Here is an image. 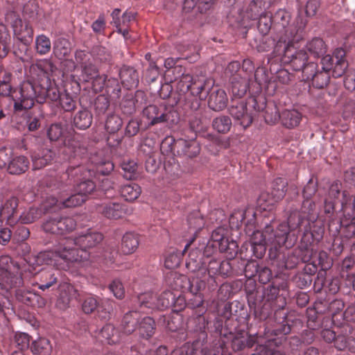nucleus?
Listing matches in <instances>:
<instances>
[{
	"label": "nucleus",
	"mask_w": 355,
	"mask_h": 355,
	"mask_svg": "<svg viewBox=\"0 0 355 355\" xmlns=\"http://www.w3.org/2000/svg\"><path fill=\"white\" fill-rule=\"evenodd\" d=\"M120 14V9L116 8L112 11L111 24H113L116 26L117 32L122 34L126 39L129 33L128 26L131 22L135 21L136 12L127 10L121 17Z\"/></svg>",
	"instance_id": "11"
},
{
	"label": "nucleus",
	"mask_w": 355,
	"mask_h": 355,
	"mask_svg": "<svg viewBox=\"0 0 355 355\" xmlns=\"http://www.w3.org/2000/svg\"><path fill=\"white\" fill-rule=\"evenodd\" d=\"M33 67L37 68L38 71L40 73L37 83H38L41 78H48L50 82L55 83L54 81H52L50 78L51 74L55 69V66L51 60L48 59L39 60Z\"/></svg>",
	"instance_id": "36"
},
{
	"label": "nucleus",
	"mask_w": 355,
	"mask_h": 355,
	"mask_svg": "<svg viewBox=\"0 0 355 355\" xmlns=\"http://www.w3.org/2000/svg\"><path fill=\"white\" fill-rule=\"evenodd\" d=\"M51 42L50 39L44 34L37 35L35 37V51L41 55H46L51 51Z\"/></svg>",
	"instance_id": "45"
},
{
	"label": "nucleus",
	"mask_w": 355,
	"mask_h": 355,
	"mask_svg": "<svg viewBox=\"0 0 355 355\" xmlns=\"http://www.w3.org/2000/svg\"><path fill=\"white\" fill-rule=\"evenodd\" d=\"M98 339L101 342H106L108 344H115L120 341L121 336L116 331L112 324L105 325L98 333Z\"/></svg>",
	"instance_id": "26"
},
{
	"label": "nucleus",
	"mask_w": 355,
	"mask_h": 355,
	"mask_svg": "<svg viewBox=\"0 0 355 355\" xmlns=\"http://www.w3.org/2000/svg\"><path fill=\"white\" fill-rule=\"evenodd\" d=\"M232 121L227 116H220L213 120L212 126L214 130L220 133L228 132L232 127Z\"/></svg>",
	"instance_id": "46"
},
{
	"label": "nucleus",
	"mask_w": 355,
	"mask_h": 355,
	"mask_svg": "<svg viewBox=\"0 0 355 355\" xmlns=\"http://www.w3.org/2000/svg\"><path fill=\"white\" fill-rule=\"evenodd\" d=\"M300 37H297V32L291 31V37L288 38V41L282 38L277 42L274 53L275 56L281 58L282 62L290 63L295 71H300L305 65L308 60L306 53L303 50L296 51L295 44L300 40Z\"/></svg>",
	"instance_id": "4"
},
{
	"label": "nucleus",
	"mask_w": 355,
	"mask_h": 355,
	"mask_svg": "<svg viewBox=\"0 0 355 355\" xmlns=\"http://www.w3.org/2000/svg\"><path fill=\"white\" fill-rule=\"evenodd\" d=\"M272 0H253L247 10V17L250 19H255L261 12L268 8Z\"/></svg>",
	"instance_id": "30"
},
{
	"label": "nucleus",
	"mask_w": 355,
	"mask_h": 355,
	"mask_svg": "<svg viewBox=\"0 0 355 355\" xmlns=\"http://www.w3.org/2000/svg\"><path fill=\"white\" fill-rule=\"evenodd\" d=\"M11 37L3 24H0V58L7 55L10 48Z\"/></svg>",
	"instance_id": "40"
},
{
	"label": "nucleus",
	"mask_w": 355,
	"mask_h": 355,
	"mask_svg": "<svg viewBox=\"0 0 355 355\" xmlns=\"http://www.w3.org/2000/svg\"><path fill=\"white\" fill-rule=\"evenodd\" d=\"M8 257H1L0 264H6V266H0V286L4 289H9L20 284V279L11 272L12 263Z\"/></svg>",
	"instance_id": "12"
},
{
	"label": "nucleus",
	"mask_w": 355,
	"mask_h": 355,
	"mask_svg": "<svg viewBox=\"0 0 355 355\" xmlns=\"http://www.w3.org/2000/svg\"><path fill=\"white\" fill-rule=\"evenodd\" d=\"M95 189V184L90 180L87 179L82 180L78 183L76 188L75 192H77L79 195L86 197L87 195L91 193Z\"/></svg>",
	"instance_id": "54"
},
{
	"label": "nucleus",
	"mask_w": 355,
	"mask_h": 355,
	"mask_svg": "<svg viewBox=\"0 0 355 355\" xmlns=\"http://www.w3.org/2000/svg\"><path fill=\"white\" fill-rule=\"evenodd\" d=\"M178 281L184 282L187 286L183 287L189 290V294L191 297L189 298V304L193 308L200 306L203 303V296L201 291L205 288L204 280L192 278L191 280L187 279L184 276L180 277Z\"/></svg>",
	"instance_id": "8"
},
{
	"label": "nucleus",
	"mask_w": 355,
	"mask_h": 355,
	"mask_svg": "<svg viewBox=\"0 0 355 355\" xmlns=\"http://www.w3.org/2000/svg\"><path fill=\"white\" fill-rule=\"evenodd\" d=\"M329 79L330 73L322 70L317 71L311 80L315 87L323 88L327 85Z\"/></svg>",
	"instance_id": "55"
},
{
	"label": "nucleus",
	"mask_w": 355,
	"mask_h": 355,
	"mask_svg": "<svg viewBox=\"0 0 355 355\" xmlns=\"http://www.w3.org/2000/svg\"><path fill=\"white\" fill-rule=\"evenodd\" d=\"M169 112L161 110L156 105H150L143 110V116L148 121L149 125H155L168 121Z\"/></svg>",
	"instance_id": "14"
},
{
	"label": "nucleus",
	"mask_w": 355,
	"mask_h": 355,
	"mask_svg": "<svg viewBox=\"0 0 355 355\" xmlns=\"http://www.w3.org/2000/svg\"><path fill=\"white\" fill-rule=\"evenodd\" d=\"M290 19V14L285 10H280L275 13L273 17L275 23L284 29V35L280 37L279 40L284 38L288 41V38L291 37V31L292 30L294 33L297 32V37H300L298 35L299 33L306 26V21L301 17H298L296 19V26L289 25Z\"/></svg>",
	"instance_id": "7"
},
{
	"label": "nucleus",
	"mask_w": 355,
	"mask_h": 355,
	"mask_svg": "<svg viewBox=\"0 0 355 355\" xmlns=\"http://www.w3.org/2000/svg\"><path fill=\"white\" fill-rule=\"evenodd\" d=\"M175 294L170 291L163 292L159 296L157 295L156 303L152 302L149 305L156 307V309H164L175 305Z\"/></svg>",
	"instance_id": "29"
},
{
	"label": "nucleus",
	"mask_w": 355,
	"mask_h": 355,
	"mask_svg": "<svg viewBox=\"0 0 355 355\" xmlns=\"http://www.w3.org/2000/svg\"><path fill=\"white\" fill-rule=\"evenodd\" d=\"M141 192L140 187L135 183H129L120 189L121 196L127 201H133L138 198Z\"/></svg>",
	"instance_id": "38"
},
{
	"label": "nucleus",
	"mask_w": 355,
	"mask_h": 355,
	"mask_svg": "<svg viewBox=\"0 0 355 355\" xmlns=\"http://www.w3.org/2000/svg\"><path fill=\"white\" fill-rule=\"evenodd\" d=\"M255 211L252 208H247L245 210H235L230 218V223L233 226L239 227L248 217L247 224H252L254 222Z\"/></svg>",
	"instance_id": "22"
},
{
	"label": "nucleus",
	"mask_w": 355,
	"mask_h": 355,
	"mask_svg": "<svg viewBox=\"0 0 355 355\" xmlns=\"http://www.w3.org/2000/svg\"><path fill=\"white\" fill-rule=\"evenodd\" d=\"M121 168L124 171V176L127 179H132L134 178L137 171V164L134 161H124L121 164Z\"/></svg>",
	"instance_id": "64"
},
{
	"label": "nucleus",
	"mask_w": 355,
	"mask_h": 355,
	"mask_svg": "<svg viewBox=\"0 0 355 355\" xmlns=\"http://www.w3.org/2000/svg\"><path fill=\"white\" fill-rule=\"evenodd\" d=\"M60 97V92L55 83L48 78H41L35 85L31 82H23L18 89L13 90L12 100L15 112L31 108L36 101L43 103L46 99L56 101Z\"/></svg>",
	"instance_id": "2"
},
{
	"label": "nucleus",
	"mask_w": 355,
	"mask_h": 355,
	"mask_svg": "<svg viewBox=\"0 0 355 355\" xmlns=\"http://www.w3.org/2000/svg\"><path fill=\"white\" fill-rule=\"evenodd\" d=\"M155 323L150 317L141 318L139 321L137 331L139 336L144 339H148L155 334Z\"/></svg>",
	"instance_id": "27"
},
{
	"label": "nucleus",
	"mask_w": 355,
	"mask_h": 355,
	"mask_svg": "<svg viewBox=\"0 0 355 355\" xmlns=\"http://www.w3.org/2000/svg\"><path fill=\"white\" fill-rule=\"evenodd\" d=\"M301 119V114L295 110H284L281 114L282 123L288 128H293L298 125Z\"/></svg>",
	"instance_id": "34"
},
{
	"label": "nucleus",
	"mask_w": 355,
	"mask_h": 355,
	"mask_svg": "<svg viewBox=\"0 0 355 355\" xmlns=\"http://www.w3.org/2000/svg\"><path fill=\"white\" fill-rule=\"evenodd\" d=\"M86 200V198L79 195L77 192L75 193L60 195V205L62 208L74 207L81 205Z\"/></svg>",
	"instance_id": "33"
},
{
	"label": "nucleus",
	"mask_w": 355,
	"mask_h": 355,
	"mask_svg": "<svg viewBox=\"0 0 355 355\" xmlns=\"http://www.w3.org/2000/svg\"><path fill=\"white\" fill-rule=\"evenodd\" d=\"M29 162L24 156H17L12 158L8 166V172L11 174H21L28 168Z\"/></svg>",
	"instance_id": "35"
},
{
	"label": "nucleus",
	"mask_w": 355,
	"mask_h": 355,
	"mask_svg": "<svg viewBox=\"0 0 355 355\" xmlns=\"http://www.w3.org/2000/svg\"><path fill=\"white\" fill-rule=\"evenodd\" d=\"M345 56V51L342 48L336 49L334 51L333 55L322 56L321 59L322 70L329 73L331 72V75L334 78L342 76L348 67Z\"/></svg>",
	"instance_id": "6"
},
{
	"label": "nucleus",
	"mask_w": 355,
	"mask_h": 355,
	"mask_svg": "<svg viewBox=\"0 0 355 355\" xmlns=\"http://www.w3.org/2000/svg\"><path fill=\"white\" fill-rule=\"evenodd\" d=\"M122 84L128 89L135 87L139 83V76L132 67H123L119 72Z\"/></svg>",
	"instance_id": "25"
},
{
	"label": "nucleus",
	"mask_w": 355,
	"mask_h": 355,
	"mask_svg": "<svg viewBox=\"0 0 355 355\" xmlns=\"http://www.w3.org/2000/svg\"><path fill=\"white\" fill-rule=\"evenodd\" d=\"M78 291L70 284L64 283L60 286V295L58 300V306L64 309L69 304L72 300L78 297Z\"/></svg>",
	"instance_id": "18"
},
{
	"label": "nucleus",
	"mask_w": 355,
	"mask_h": 355,
	"mask_svg": "<svg viewBox=\"0 0 355 355\" xmlns=\"http://www.w3.org/2000/svg\"><path fill=\"white\" fill-rule=\"evenodd\" d=\"M139 244L138 234L133 232H127L122 238L121 251L125 254H132L137 249Z\"/></svg>",
	"instance_id": "28"
},
{
	"label": "nucleus",
	"mask_w": 355,
	"mask_h": 355,
	"mask_svg": "<svg viewBox=\"0 0 355 355\" xmlns=\"http://www.w3.org/2000/svg\"><path fill=\"white\" fill-rule=\"evenodd\" d=\"M175 146L177 148L178 155L188 157H196L200 152V148L194 141L180 139L176 141Z\"/></svg>",
	"instance_id": "20"
},
{
	"label": "nucleus",
	"mask_w": 355,
	"mask_h": 355,
	"mask_svg": "<svg viewBox=\"0 0 355 355\" xmlns=\"http://www.w3.org/2000/svg\"><path fill=\"white\" fill-rule=\"evenodd\" d=\"M193 81V77L191 75L182 74L180 80L177 83V88L182 93H187L189 91L191 87V82Z\"/></svg>",
	"instance_id": "62"
},
{
	"label": "nucleus",
	"mask_w": 355,
	"mask_h": 355,
	"mask_svg": "<svg viewBox=\"0 0 355 355\" xmlns=\"http://www.w3.org/2000/svg\"><path fill=\"white\" fill-rule=\"evenodd\" d=\"M306 49L314 58H318L326 53L327 48L322 39L315 38L307 44Z\"/></svg>",
	"instance_id": "42"
},
{
	"label": "nucleus",
	"mask_w": 355,
	"mask_h": 355,
	"mask_svg": "<svg viewBox=\"0 0 355 355\" xmlns=\"http://www.w3.org/2000/svg\"><path fill=\"white\" fill-rule=\"evenodd\" d=\"M250 84V78L248 76L241 77L239 74L235 75L232 80V92L234 98H241L245 94Z\"/></svg>",
	"instance_id": "23"
},
{
	"label": "nucleus",
	"mask_w": 355,
	"mask_h": 355,
	"mask_svg": "<svg viewBox=\"0 0 355 355\" xmlns=\"http://www.w3.org/2000/svg\"><path fill=\"white\" fill-rule=\"evenodd\" d=\"M92 123V115L87 110L78 111L73 117V123L79 129H87Z\"/></svg>",
	"instance_id": "37"
},
{
	"label": "nucleus",
	"mask_w": 355,
	"mask_h": 355,
	"mask_svg": "<svg viewBox=\"0 0 355 355\" xmlns=\"http://www.w3.org/2000/svg\"><path fill=\"white\" fill-rule=\"evenodd\" d=\"M157 295L153 293H145L139 295L137 297V303L139 304L141 309L148 308L156 309V307L150 306L149 304L152 302L156 303Z\"/></svg>",
	"instance_id": "53"
},
{
	"label": "nucleus",
	"mask_w": 355,
	"mask_h": 355,
	"mask_svg": "<svg viewBox=\"0 0 355 355\" xmlns=\"http://www.w3.org/2000/svg\"><path fill=\"white\" fill-rule=\"evenodd\" d=\"M227 96L225 90L218 89L213 91L209 97V107L215 110L220 111L226 107Z\"/></svg>",
	"instance_id": "24"
},
{
	"label": "nucleus",
	"mask_w": 355,
	"mask_h": 355,
	"mask_svg": "<svg viewBox=\"0 0 355 355\" xmlns=\"http://www.w3.org/2000/svg\"><path fill=\"white\" fill-rule=\"evenodd\" d=\"M102 240L101 234L87 230L73 239L60 240L52 250L40 252L34 257L32 263L53 265L62 269L73 264L80 265L89 261L90 254L87 248L96 246Z\"/></svg>",
	"instance_id": "1"
},
{
	"label": "nucleus",
	"mask_w": 355,
	"mask_h": 355,
	"mask_svg": "<svg viewBox=\"0 0 355 355\" xmlns=\"http://www.w3.org/2000/svg\"><path fill=\"white\" fill-rule=\"evenodd\" d=\"M287 181L282 178H278L274 180L272 185V193L275 198L278 200L282 199L286 192Z\"/></svg>",
	"instance_id": "49"
},
{
	"label": "nucleus",
	"mask_w": 355,
	"mask_h": 355,
	"mask_svg": "<svg viewBox=\"0 0 355 355\" xmlns=\"http://www.w3.org/2000/svg\"><path fill=\"white\" fill-rule=\"evenodd\" d=\"M122 126L121 119L115 114L110 115L105 122V128L107 130L113 133L118 131Z\"/></svg>",
	"instance_id": "56"
},
{
	"label": "nucleus",
	"mask_w": 355,
	"mask_h": 355,
	"mask_svg": "<svg viewBox=\"0 0 355 355\" xmlns=\"http://www.w3.org/2000/svg\"><path fill=\"white\" fill-rule=\"evenodd\" d=\"M33 167L34 169H40L51 162L54 153L48 148L38 149L31 155Z\"/></svg>",
	"instance_id": "19"
},
{
	"label": "nucleus",
	"mask_w": 355,
	"mask_h": 355,
	"mask_svg": "<svg viewBox=\"0 0 355 355\" xmlns=\"http://www.w3.org/2000/svg\"><path fill=\"white\" fill-rule=\"evenodd\" d=\"M8 19L10 20V23L17 38L25 44H29L33 36V30L31 26L28 23L23 22L18 16L13 13L8 16Z\"/></svg>",
	"instance_id": "10"
},
{
	"label": "nucleus",
	"mask_w": 355,
	"mask_h": 355,
	"mask_svg": "<svg viewBox=\"0 0 355 355\" xmlns=\"http://www.w3.org/2000/svg\"><path fill=\"white\" fill-rule=\"evenodd\" d=\"M98 317L103 320H107L110 318V312L112 309L111 302L109 300H102L98 303L97 307Z\"/></svg>",
	"instance_id": "61"
},
{
	"label": "nucleus",
	"mask_w": 355,
	"mask_h": 355,
	"mask_svg": "<svg viewBox=\"0 0 355 355\" xmlns=\"http://www.w3.org/2000/svg\"><path fill=\"white\" fill-rule=\"evenodd\" d=\"M279 200L275 198V196L272 193L262 192L257 199V205L261 209L270 211Z\"/></svg>",
	"instance_id": "44"
},
{
	"label": "nucleus",
	"mask_w": 355,
	"mask_h": 355,
	"mask_svg": "<svg viewBox=\"0 0 355 355\" xmlns=\"http://www.w3.org/2000/svg\"><path fill=\"white\" fill-rule=\"evenodd\" d=\"M31 350L35 355H51L53 345L49 339L40 338L32 343Z\"/></svg>",
	"instance_id": "31"
},
{
	"label": "nucleus",
	"mask_w": 355,
	"mask_h": 355,
	"mask_svg": "<svg viewBox=\"0 0 355 355\" xmlns=\"http://www.w3.org/2000/svg\"><path fill=\"white\" fill-rule=\"evenodd\" d=\"M254 338L242 332L236 334L232 340V346L234 350H241L245 347H251L254 344Z\"/></svg>",
	"instance_id": "32"
},
{
	"label": "nucleus",
	"mask_w": 355,
	"mask_h": 355,
	"mask_svg": "<svg viewBox=\"0 0 355 355\" xmlns=\"http://www.w3.org/2000/svg\"><path fill=\"white\" fill-rule=\"evenodd\" d=\"M180 263V256L178 252L173 251L165 258L164 266L169 269L177 268Z\"/></svg>",
	"instance_id": "63"
},
{
	"label": "nucleus",
	"mask_w": 355,
	"mask_h": 355,
	"mask_svg": "<svg viewBox=\"0 0 355 355\" xmlns=\"http://www.w3.org/2000/svg\"><path fill=\"white\" fill-rule=\"evenodd\" d=\"M98 303L95 297L92 295L87 296L82 303L83 311L86 314L93 313L97 309Z\"/></svg>",
	"instance_id": "59"
},
{
	"label": "nucleus",
	"mask_w": 355,
	"mask_h": 355,
	"mask_svg": "<svg viewBox=\"0 0 355 355\" xmlns=\"http://www.w3.org/2000/svg\"><path fill=\"white\" fill-rule=\"evenodd\" d=\"M17 296L19 300L28 305L35 306L36 302L39 303L40 297L29 291L19 290Z\"/></svg>",
	"instance_id": "51"
},
{
	"label": "nucleus",
	"mask_w": 355,
	"mask_h": 355,
	"mask_svg": "<svg viewBox=\"0 0 355 355\" xmlns=\"http://www.w3.org/2000/svg\"><path fill=\"white\" fill-rule=\"evenodd\" d=\"M91 171L84 169L83 167L78 166L73 168H70L67 171V173H64L59 179L58 178H55L54 180H50L49 182H47V186L49 187H62L63 182L62 180L65 179L66 177H71L74 178V182L81 180L80 177H83L82 179H85L87 174L90 175Z\"/></svg>",
	"instance_id": "16"
},
{
	"label": "nucleus",
	"mask_w": 355,
	"mask_h": 355,
	"mask_svg": "<svg viewBox=\"0 0 355 355\" xmlns=\"http://www.w3.org/2000/svg\"><path fill=\"white\" fill-rule=\"evenodd\" d=\"M300 224L301 220L299 218L295 227L282 223L275 232L270 225H267L263 232H254L251 238L252 250L254 256L261 258L266 252V246H271L275 250L282 246L286 241L290 230L299 227Z\"/></svg>",
	"instance_id": "3"
},
{
	"label": "nucleus",
	"mask_w": 355,
	"mask_h": 355,
	"mask_svg": "<svg viewBox=\"0 0 355 355\" xmlns=\"http://www.w3.org/2000/svg\"><path fill=\"white\" fill-rule=\"evenodd\" d=\"M335 347L338 350H348L355 352V339L344 335H338L334 342Z\"/></svg>",
	"instance_id": "43"
},
{
	"label": "nucleus",
	"mask_w": 355,
	"mask_h": 355,
	"mask_svg": "<svg viewBox=\"0 0 355 355\" xmlns=\"http://www.w3.org/2000/svg\"><path fill=\"white\" fill-rule=\"evenodd\" d=\"M188 225L189 228L193 230H200L204 225V218L201 216L198 211H195L190 214L187 218Z\"/></svg>",
	"instance_id": "58"
},
{
	"label": "nucleus",
	"mask_w": 355,
	"mask_h": 355,
	"mask_svg": "<svg viewBox=\"0 0 355 355\" xmlns=\"http://www.w3.org/2000/svg\"><path fill=\"white\" fill-rule=\"evenodd\" d=\"M218 248L221 252L226 253L227 258L232 259L235 257L238 252V245L236 241L225 238L218 244Z\"/></svg>",
	"instance_id": "41"
},
{
	"label": "nucleus",
	"mask_w": 355,
	"mask_h": 355,
	"mask_svg": "<svg viewBox=\"0 0 355 355\" xmlns=\"http://www.w3.org/2000/svg\"><path fill=\"white\" fill-rule=\"evenodd\" d=\"M18 206V200L15 196L6 198L0 207V217L6 220L9 225H14L18 221V217L15 216Z\"/></svg>",
	"instance_id": "13"
},
{
	"label": "nucleus",
	"mask_w": 355,
	"mask_h": 355,
	"mask_svg": "<svg viewBox=\"0 0 355 355\" xmlns=\"http://www.w3.org/2000/svg\"><path fill=\"white\" fill-rule=\"evenodd\" d=\"M57 282V277L53 271H44L41 274V284L38 288L42 291L49 288Z\"/></svg>",
	"instance_id": "52"
},
{
	"label": "nucleus",
	"mask_w": 355,
	"mask_h": 355,
	"mask_svg": "<svg viewBox=\"0 0 355 355\" xmlns=\"http://www.w3.org/2000/svg\"><path fill=\"white\" fill-rule=\"evenodd\" d=\"M99 76L98 69L92 63L85 64L83 67L82 76L85 81L93 80Z\"/></svg>",
	"instance_id": "60"
},
{
	"label": "nucleus",
	"mask_w": 355,
	"mask_h": 355,
	"mask_svg": "<svg viewBox=\"0 0 355 355\" xmlns=\"http://www.w3.org/2000/svg\"><path fill=\"white\" fill-rule=\"evenodd\" d=\"M59 216L49 217L43 223L42 227L44 232L58 234Z\"/></svg>",
	"instance_id": "57"
},
{
	"label": "nucleus",
	"mask_w": 355,
	"mask_h": 355,
	"mask_svg": "<svg viewBox=\"0 0 355 355\" xmlns=\"http://www.w3.org/2000/svg\"><path fill=\"white\" fill-rule=\"evenodd\" d=\"M263 108V105H259L254 97L246 100L233 98L228 112L236 123L246 129L251 125L255 116Z\"/></svg>",
	"instance_id": "5"
},
{
	"label": "nucleus",
	"mask_w": 355,
	"mask_h": 355,
	"mask_svg": "<svg viewBox=\"0 0 355 355\" xmlns=\"http://www.w3.org/2000/svg\"><path fill=\"white\" fill-rule=\"evenodd\" d=\"M71 51L69 42L63 37L58 38L53 44V53L62 60L69 55Z\"/></svg>",
	"instance_id": "39"
},
{
	"label": "nucleus",
	"mask_w": 355,
	"mask_h": 355,
	"mask_svg": "<svg viewBox=\"0 0 355 355\" xmlns=\"http://www.w3.org/2000/svg\"><path fill=\"white\" fill-rule=\"evenodd\" d=\"M76 225V221L73 218L59 216L58 234H63L73 231Z\"/></svg>",
	"instance_id": "48"
},
{
	"label": "nucleus",
	"mask_w": 355,
	"mask_h": 355,
	"mask_svg": "<svg viewBox=\"0 0 355 355\" xmlns=\"http://www.w3.org/2000/svg\"><path fill=\"white\" fill-rule=\"evenodd\" d=\"M101 212L107 218L118 219L130 214L132 209L118 202H109L103 207Z\"/></svg>",
	"instance_id": "15"
},
{
	"label": "nucleus",
	"mask_w": 355,
	"mask_h": 355,
	"mask_svg": "<svg viewBox=\"0 0 355 355\" xmlns=\"http://www.w3.org/2000/svg\"><path fill=\"white\" fill-rule=\"evenodd\" d=\"M141 319L140 313L137 311L126 313L121 322V329L125 334H130L137 331L138 323Z\"/></svg>",
	"instance_id": "21"
},
{
	"label": "nucleus",
	"mask_w": 355,
	"mask_h": 355,
	"mask_svg": "<svg viewBox=\"0 0 355 355\" xmlns=\"http://www.w3.org/2000/svg\"><path fill=\"white\" fill-rule=\"evenodd\" d=\"M222 264L223 263L218 260L211 259L209 261L207 268L202 266L196 269L195 268V261L189 260L187 263V267L191 272L196 273V276L193 277L194 279L204 280L206 284V281H209V279H212L215 275L220 272Z\"/></svg>",
	"instance_id": "9"
},
{
	"label": "nucleus",
	"mask_w": 355,
	"mask_h": 355,
	"mask_svg": "<svg viewBox=\"0 0 355 355\" xmlns=\"http://www.w3.org/2000/svg\"><path fill=\"white\" fill-rule=\"evenodd\" d=\"M42 214V211L41 209L32 207L22 212L19 217H18V220L23 224H29L39 219Z\"/></svg>",
	"instance_id": "47"
},
{
	"label": "nucleus",
	"mask_w": 355,
	"mask_h": 355,
	"mask_svg": "<svg viewBox=\"0 0 355 355\" xmlns=\"http://www.w3.org/2000/svg\"><path fill=\"white\" fill-rule=\"evenodd\" d=\"M259 16L260 17L258 21V29L261 34L266 35L271 28V15L270 13L263 11Z\"/></svg>",
	"instance_id": "50"
},
{
	"label": "nucleus",
	"mask_w": 355,
	"mask_h": 355,
	"mask_svg": "<svg viewBox=\"0 0 355 355\" xmlns=\"http://www.w3.org/2000/svg\"><path fill=\"white\" fill-rule=\"evenodd\" d=\"M84 150L82 139L79 135L74 134L65 138L63 153L67 155L69 157L76 156L83 153Z\"/></svg>",
	"instance_id": "17"
}]
</instances>
